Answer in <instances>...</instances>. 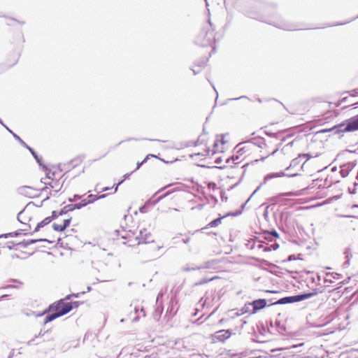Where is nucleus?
Segmentation results:
<instances>
[{
    "label": "nucleus",
    "instance_id": "8",
    "mask_svg": "<svg viewBox=\"0 0 358 358\" xmlns=\"http://www.w3.org/2000/svg\"><path fill=\"white\" fill-rule=\"evenodd\" d=\"M230 330L222 329L216 331L210 336L212 343H224L231 336Z\"/></svg>",
    "mask_w": 358,
    "mask_h": 358
},
{
    "label": "nucleus",
    "instance_id": "32",
    "mask_svg": "<svg viewBox=\"0 0 358 358\" xmlns=\"http://www.w3.org/2000/svg\"><path fill=\"white\" fill-rule=\"evenodd\" d=\"M110 188V187H104L102 189V192H105V191H107V190H109Z\"/></svg>",
    "mask_w": 358,
    "mask_h": 358
},
{
    "label": "nucleus",
    "instance_id": "26",
    "mask_svg": "<svg viewBox=\"0 0 358 358\" xmlns=\"http://www.w3.org/2000/svg\"><path fill=\"white\" fill-rule=\"evenodd\" d=\"M298 195H299V194L297 192H288L281 194V196H298Z\"/></svg>",
    "mask_w": 358,
    "mask_h": 358
},
{
    "label": "nucleus",
    "instance_id": "41",
    "mask_svg": "<svg viewBox=\"0 0 358 358\" xmlns=\"http://www.w3.org/2000/svg\"><path fill=\"white\" fill-rule=\"evenodd\" d=\"M248 358H254V357H248Z\"/></svg>",
    "mask_w": 358,
    "mask_h": 358
},
{
    "label": "nucleus",
    "instance_id": "24",
    "mask_svg": "<svg viewBox=\"0 0 358 358\" xmlns=\"http://www.w3.org/2000/svg\"><path fill=\"white\" fill-rule=\"evenodd\" d=\"M157 157L155 155H152V154H149L141 162H138L137 163V167H136V169H138L140 168V166L143 164L144 163H145L147 162V160L150 158V157Z\"/></svg>",
    "mask_w": 358,
    "mask_h": 358
},
{
    "label": "nucleus",
    "instance_id": "37",
    "mask_svg": "<svg viewBox=\"0 0 358 358\" xmlns=\"http://www.w3.org/2000/svg\"><path fill=\"white\" fill-rule=\"evenodd\" d=\"M292 259H293L292 256H289V260L290 261V260H292Z\"/></svg>",
    "mask_w": 358,
    "mask_h": 358
},
{
    "label": "nucleus",
    "instance_id": "11",
    "mask_svg": "<svg viewBox=\"0 0 358 358\" xmlns=\"http://www.w3.org/2000/svg\"><path fill=\"white\" fill-rule=\"evenodd\" d=\"M249 305L252 306V309L250 314H255L258 310L263 309L266 306V299H257L250 303Z\"/></svg>",
    "mask_w": 358,
    "mask_h": 358
},
{
    "label": "nucleus",
    "instance_id": "20",
    "mask_svg": "<svg viewBox=\"0 0 358 358\" xmlns=\"http://www.w3.org/2000/svg\"><path fill=\"white\" fill-rule=\"evenodd\" d=\"M222 218H224V217H220L217 219H215L214 220L209 222L205 227H203V229H208L210 227H216L219 226L222 223Z\"/></svg>",
    "mask_w": 358,
    "mask_h": 358
},
{
    "label": "nucleus",
    "instance_id": "10",
    "mask_svg": "<svg viewBox=\"0 0 358 358\" xmlns=\"http://www.w3.org/2000/svg\"><path fill=\"white\" fill-rule=\"evenodd\" d=\"M1 352L2 354H5L7 358H14L16 353H20L17 351V350L12 348L9 345L6 343H3L1 346Z\"/></svg>",
    "mask_w": 358,
    "mask_h": 358
},
{
    "label": "nucleus",
    "instance_id": "12",
    "mask_svg": "<svg viewBox=\"0 0 358 358\" xmlns=\"http://www.w3.org/2000/svg\"><path fill=\"white\" fill-rule=\"evenodd\" d=\"M245 159L246 151L245 150L244 148H240L236 152V154L232 157V160L235 164H241V162H244Z\"/></svg>",
    "mask_w": 358,
    "mask_h": 358
},
{
    "label": "nucleus",
    "instance_id": "39",
    "mask_svg": "<svg viewBox=\"0 0 358 358\" xmlns=\"http://www.w3.org/2000/svg\"><path fill=\"white\" fill-rule=\"evenodd\" d=\"M343 24H344V23L336 24V25H343Z\"/></svg>",
    "mask_w": 358,
    "mask_h": 358
},
{
    "label": "nucleus",
    "instance_id": "36",
    "mask_svg": "<svg viewBox=\"0 0 358 358\" xmlns=\"http://www.w3.org/2000/svg\"><path fill=\"white\" fill-rule=\"evenodd\" d=\"M159 247L158 245H156V246H154L153 247V250H155V248H159Z\"/></svg>",
    "mask_w": 358,
    "mask_h": 358
},
{
    "label": "nucleus",
    "instance_id": "3",
    "mask_svg": "<svg viewBox=\"0 0 358 358\" xmlns=\"http://www.w3.org/2000/svg\"><path fill=\"white\" fill-rule=\"evenodd\" d=\"M127 236L128 241L125 243L130 247H134L140 244L155 243L152 234L144 227L141 229L138 234L136 236L134 233H131V231H129Z\"/></svg>",
    "mask_w": 358,
    "mask_h": 358
},
{
    "label": "nucleus",
    "instance_id": "38",
    "mask_svg": "<svg viewBox=\"0 0 358 358\" xmlns=\"http://www.w3.org/2000/svg\"><path fill=\"white\" fill-rule=\"evenodd\" d=\"M266 157H267V155H266V156H265V157H262L261 158V159H262V160H263V159H264Z\"/></svg>",
    "mask_w": 358,
    "mask_h": 358
},
{
    "label": "nucleus",
    "instance_id": "5",
    "mask_svg": "<svg viewBox=\"0 0 358 358\" xmlns=\"http://www.w3.org/2000/svg\"><path fill=\"white\" fill-rule=\"evenodd\" d=\"M35 214L34 210L26 207L18 214L17 219L22 224H27L31 228V225H35L36 224V220L33 217Z\"/></svg>",
    "mask_w": 358,
    "mask_h": 358
},
{
    "label": "nucleus",
    "instance_id": "6",
    "mask_svg": "<svg viewBox=\"0 0 358 358\" xmlns=\"http://www.w3.org/2000/svg\"><path fill=\"white\" fill-rule=\"evenodd\" d=\"M215 34L212 27H209L200 33L198 41L203 46H213V43L215 42Z\"/></svg>",
    "mask_w": 358,
    "mask_h": 358
},
{
    "label": "nucleus",
    "instance_id": "28",
    "mask_svg": "<svg viewBox=\"0 0 358 358\" xmlns=\"http://www.w3.org/2000/svg\"><path fill=\"white\" fill-rule=\"evenodd\" d=\"M298 164L297 159H293L289 167L287 168L286 171H288L292 166H296Z\"/></svg>",
    "mask_w": 358,
    "mask_h": 358
},
{
    "label": "nucleus",
    "instance_id": "7",
    "mask_svg": "<svg viewBox=\"0 0 358 358\" xmlns=\"http://www.w3.org/2000/svg\"><path fill=\"white\" fill-rule=\"evenodd\" d=\"M315 294V292H310L303 294H299L292 296H287L279 299L275 303L276 304H285L294 302L301 301L307 299H309Z\"/></svg>",
    "mask_w": 358,
    "mask_h": 358
},
{
    "label": "nucleus",
    "instance_id": "40",
    "mask_svg": "<svg viewBox=\"0 0 358 358\" xmlns=\"http://www.w3.org/2000/svg\"><path fill=\"white\" fill-rule=\"evenodd\" d=\"M250 198H251V196H250V197H249V198H248V199H247V201H248V202L250 201Z\"/></svg>",
    "mask_w": 358,
    "mask_h": 358
},
{
    "label": "nucleus",
    "instance_id": "29",
    "mask_svg": "<svg viewBox=\"0 0 358 358\" xmlns=\"http://www.w3.org/2000/svg\"><path fill=\"white\" fill-rule=\"evenodd\" d=\"M268 236H273L274 237L278 238V234L277 233V231H273L271 234H268Z\"/></svg>",
    "mask_w": 358,
    "mask_h": 358
},
{
    "label": "nucleus",
    "instance_id": "9",
    "mask_svg": "<svg viewBox=\"0 0 358 358\" xmlns=\"http://www.w3.org/2000/svg\"><path fill=\"white\" fill-rule=\"evenodd\" d=\"M71 217H64L55 222L52 224L53 229L57 231H63L68 227L71 223Z\"/></svg>",
    "mask_w": 358,
    "mask_h": 358
},
{
    "label": "nucleus",
    "instance_id": "18",
    "mask_svg": "<svg viewBox=\"0 0 358 358\" xmlns=\"http://www.w3.org/2000/svg\"><path fill=\"white\" fill-rule=\"evenodd\" d=\"M248 149L250 150H255L257 145L259 148H262V145H265L264 141L262 138L257 139L256 143L252 141H248Z\"/></svg>",
    "mask_w": 358,
    "mask_h": 358
},
{
    "label": "nucleus",
    "instance_id": "33",
    "mask_svg": "<svg viewBox=\"0 0 358 358\" xmlns=\"http://www.w3.org/2000/svg\"><path fill=\"white\" fill-rule=\"evenodd\" d=\"M264 216L266 217L267 215H268V211H267V209L266 210V211L264 212Z\"/></svg>",
    "mask_w": 358,
    "mask_h": 358
},
{
    "label": "nucleus",
    "instance_id": "25",
    "mask_svg": "<svg viewBox=\"0 0 358 358\" xmlns=\"http://www.w3.org/2000/svg\"><path fill=\"white\" fill-rule=\"evenodd\" d=\"M208 188L210 190H213V191H215V190H217L218 188H217V186L216 185V183L213 182H209L208 183Z\"/></svg>",
    "mask_w": 358,
    "mask_h": 358
},
{
    "label": "nucleus",
    "instance_id": "2",
    "mask_svg": "<svg viewBox=\"0 0 358 358\" xmlns=\"http://www.w3.org/2000/svg\"><path fill=\"white\" fill-rule=\"evenodd\" d=\"M231 141L229 134H218L216 136L215 141L213 144V150L204 149L203 152H194L191 155L192 157L196 156H208L210 154L216 152H224L231 147Z\"/></svg>",
    "mask_w": 358,
    "mask_h": 358
},
{
    "label": "nucleus",
    "instance_id": "4",
    "mask_svg": "<svg viewBox=\"0 0 358 358\" xmlns=\"http://www.w3.org/2000/svg\"><path fill=\"white\" fill-rule=\"evenodd\" d=\"M358 130V115L346 120L345 124H340L329 129H324L322 132L334 131L335 134L340 132H350Z\"/></svg>",
    "mask_w": 358,
    "mask_h": 358
},
{
    "label": "nucleus",
    "instance_id": "21",
    "mask_svg": "<svg viewBox=\"0 0 358 358\" xmlns=\"http://www.w3.org/2000/svg\"><path fill=\"white\" fill-rule=\"evenodd\" d=\"M262 20H264V22H266L268 24H273L275 27H279L280 29H286V30H292V29H289L287 27H282L281 22H278L273 19H262Z\"/></svg>",
    "mask_w": 358,
    "mask_h": 358
},
{
    "label": "nucleus",
    "instance_id": "30",
    "mask_svg": "<svg viewBox=\"0 0 358 358\" xmlns=\"http://www.w3.org/2000/svg\"><path fill=\"white\" fill-rule=\"evenodd\" d=\"M307 157L308 159H310V157H312L309 154H302V155H299V157L301 158V157Z\"/></svg>",
    "mask_w": 358,
    "mask_h": 358
},
{
    "label": "nucleus",
    "instance_id": "23",
    "mask_svg": "<svg viewBox=\"0 0 358 358\" xmlns=\"http://www.w3.org/2000/svg\"><path fill=\"white\" fill-rule=\"evenodd\" d=\"M107 155V152H105L103 153V155H101V156H99V157H96L95 159H93L92 160H90L88 162V164H87V167H90L91 166L94 162L100 160L101 159H102L103 157H104L106 155Z\"/></svg>",
    "mask_w": 358,
    "mask_h": 358
},
{
    "label": "nucleus",
    "instance_id": "31",
    "mask_svg": "<svg viewBox=\"0 0 358 358\" xmlns=\"http://www.w3.org/2000/svg\"><path fill=\"white\" fill-rule=\"evenodd\" d=\"M121 183H122V181H121V182H120L117 185V186L115 187V190H114V192H117V187H118L119 185H120Z\"/></svg>",
    "mask_w": 358,
    "mask_h": 358
},
{
    "label": "nucleus",
    "instance_id": "35",
    "mask_svg": "<svg viewBox=\"0 0 358 358\" xmlns=\"http://www.w3.org/2000/svg\"><path fill=\"white\" fill-rule=\"evenodd\" d=\"M216 278H217V277L215 276V277L211 278L209 280H213L216 279Z\"/></svg>",
    "mask_w": 358,
    "mask_h": 358
},
{
    "label": "nucleus",
    "instance_id": "17",
    "mask_svg": "<svg viewBox=\"0 0 358 358\" xmlns=\"http://www.w3.org/2000/svg\"><path fill=\"white\" fill-rule=\"evenodd\" d=\"M285 175L289 176V177H294V176H298L299 173H284L282 172H280V173H270V174H268L266 176H265L264 181L266 182L268 180L272 179V178H274L282 177V176H285Z\"/></svg>",
    "mask_w": 358,
    "mask_h": 358
},
{
    "label": "nucleus",
    "instance_id": "27",
    "mask_svg": "<svg viewBox=\"0 0 358 358\" xmlns=\"http://www.w3.org/2000/svg\"><path fill=\"white\" fill-rule=\"evenodd\" d=\"M345 254L346 255L347 262L348 263L350 258L352 257V254L350 253V250L348 248L345 250Z\"/></svg>",
    "mask_w": 358,
    "mask_h": 358
},
{
    "label": "nucleus",
    "instance_id": "16",
    "mask_svg": "<svg viewBox=\"0 0 358 358\" xmlns=\"http://www.w3.org/2000/svg\"><path fill=\"white\" fill-rule=\"evenodd\" d=\"M56 218V213L55 212H52V215L51 217H45L43 220H42L41 222H38L36 224V227L34 228V231H37L39 230L40 228L43 227L45 225L49 224L51 222V221Z\"/></svg>",
    "mask_w": 358,
    "mask_h": 358
},
{
    "label": "nucleus",
    "instance_id": "1",
    "mask_svg": "<svg viewBox=\"0 0 358 358\" xmlns=\"http://www.w3.org/2000/svg\"><path fill=\"white\" fill-rule=\"evenodd\" d=\"M70 296L54 302L49 306L48 308L44 310L43 314L48 312L50 313L45 318V323L50 322L57 317H62L71 310L77 308L82 303L80 301L68 302L66 300L69 299Z\"/></svg>",
    "mask_w": 358,
    "mask_h": 358
},
{
    "label": "nucleus",
    "instance_id": "22",
    "mask_svg": "<svg viewBox=\"0 0 358 358\" xmlns=\"http://www.w3.org/2000/svg\"><path fill=\"white\" fill-rule=\"evenodd\" d=\"M279 248V245L278 243H273L271 245L266 246L264 248V252H271L272 250H276Z\"/></svg>",
    "mask_w": 358,
    "mask_h": 358
},
{
    "label": "nucleus",
    "instance_id": "19",
    "mask_svg": "<svg viewBox=\"0 0 358 358\" xmlns=\"http://www.w3.org/2000/svg\"><path fill=\"white\" fill-rule=\"evenodd\" d=\"M105 196H106L105 194H101L99 196L94 195V194H90V195H88L87 199H85L83 201V203L82 204V206H84L87 205V203H93L98 199L104 198Z\"/></svg>",
    "mask_w": 358,
    "mask_h": 358
},
{
    "label": "nucleus",
    "instance_id": "13",
    "mask_svg": "<svg viewBox=\"0 0 358 358\" xmlns=\"http://www.w3.org/2000/svg\"><path fill=\"white\" fill-rule=\"evenodd\" d=\"M266 246H267V244L263 243L261 241L248 240V247H250L251 250H262L264 252Z\"/></svg>",
    "mask_w": 358,
    "mask_h": 358
},
{
    "label": "nucleus",
    "instance_id": "14",
    "mask_svg": "<svg viewBox=\"0 0 358 358\" xmlns=\"http://www.w3.org/2000/svg\"><path fill=\"white\" fill-rule=\"evenodd\" d=\"M38 189L32 188L31 187L24 186L21 189V193L28 196L29 197H35L38 195Z\"/></svg>",
    "mask_w": 358,
    "mask_h": 358
},
{
    "label": "nucleus",
    "instance_id": "34",
    "mask_svg": "<svg viewBox=\"0 0 358 358\" xmlns=\"http://www.w3.org/2000/svg\"><path fill=\"white\" fill-rule=\"evenodd\" d=\"M259 187H257L255 190H254L252 194L251 195V196L258 190Z\"/></svg>",
    "mask_w": 358,
    "mask_h": 358
},
{
    "label": "nucleus",
    "instance_id": "15",
    "mask_svg": "<svg viewBox=\"0 0 358 358\" xmlns=\"http://www.w3.org/2000/svg\"><path fill=\"white\" fill-rule=\"evenodd\" d=\"M355 164L354 162H348L343 166H341V174L342 177L345 178L347 177L350 172L355 168Z\"/></svg>",
    "mask_w": 358,
    "mask_h": 358
}]
</instances>
